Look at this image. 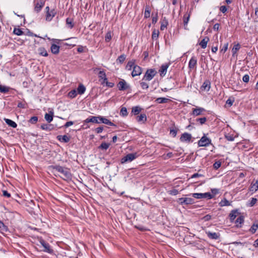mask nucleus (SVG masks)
<instances>
[{"label": "nucleus", "mask_w": 258, "mask_h": 258, "mask_svg": "<svg viewBox=\"0 0 258 258\" xmlns=\"http://www.w3.org/2000/svg\"><path fill=\"white\" fill-rule=\"evenodd\" d=\"M53 168L60 173V176L63 179L67 180L71 178V173L70 169L68 168L56 165L53 166Z\"/></svg>", "instance_id": "1"}, {"label": "nucleus", "mask_w": 258, "mask_h": 258, "mask_svg": "<svg viewBox=\"0 0 258 258\" xmlns=\"http://www.w3.org/2000/svg\"><path fill=\"white\" fill-rule=\"evenodd\" d=\"M136 156L135 154L130 153L122 157L120 162L121 164L131 162L136 159Z\"/></svg>", "instance_id": "2"}, {"label": "nucleus", "mask_w": 258, "mask_h": 258, "mask_svg": "<svg viewBox=\"0 0 258 258\" xmlns=\"http://www.w3.org/2000/svg\"><path fill=\"white\" fill-rule=\"evenodd\" d=\"M211 144V140L204 136L198 142V145L200 147H206Z\"/></svg>", "instance_id": "3"}, {"label": "nucleus", "mask_w": 258, "mask_h": 258, "mask_svg": "<svg viewBox=\"0 0 258 258\" xmlns=\"http://www.w3.org/2000/svg\"><path fill=\"white\" fill-rule=\"evenodd\" d=\"M178 202L180 205H190L194 203V199L189 198H181L178 199Z\"/></svg>", "instance_id": "4"}, {"label": "nucleus", "mask_w": 258, "mask_h": 258, "mask_svg": "<svg viewBox=\"0 0 258 258\" xmlns=\"http://www.w3.org/2000/svg\"><path fill=\"white\" fill-rule=\"evenodd\" d=\"M205 111V109L202 107H197L192 108L191 114L194 116H198L203 114V113Z\"/></svg>", "instance_id": "5"}, {"label": "nucleus", "mask_w": 258, "mask_h": 258, "mask_svg": "<svg viewBox=\"0 0 258 258\" xmlns=\"http://www.w3.org/2000/svg\"><path fill=\"white\" fill-rule=\"evenodd\" d=\"M56 11L55 9H52L46 14V20L50 21L52 18L55 16Z\"/></svg>", "instance_id": "6"}, {"label": "nucleus", "mask_w": 258, "mask_h": 258, "mask_svg": "<svg viewBox=\"0 0 258 258\" xmlns=\"http://www.w3.org/2000/svg\"><path fill=\"white\" fill-rule=\"evenodd\" d=\"M191 139V135L190 134L184 133L181 135L180 140L181 142H189Z\"/></svg>", "instance_id": "7"}, {"label": "nucleus", "mask_w": 258, "mask_h": 258, "mask_svg": "<svg viewBox=\"0 0 258 258\" xmlns=\"http://www.w3.org/2000/svg\"><path fill=\"white\" fill-rule=\"evenodd\" d=\"M208 237L211 239L217 240L220 238V234L216 232H212L210 231L206 232Z\"/></svg>", "instance_id": "8"}, {"label": "nucleus", "mask_w": 258, "mask_h": 258, "mask_svg": "<svg viewBox=\"0 0 258 258\" xmlns=\"http://www.w3.org/2000/svg\"><path fill=\"white\" fill-rule=\"evenodd\" d=\"M98 77L100 79L99 80L101 81V84H104L106 80H107L105 73L103 71H100L98 73Z\"/></svg>", "instance_id": "9"}, {"label": "nucleus", "mask_w": 258, "mask_h": 258, "mask_svg": "<svg viewBox=\"0 0 258 258\" xmlns=\"http://www.w3.org/2000/svg\"><path fill=\"white\" fill-rule=\"evenodd\" d=\"M156 72L153 69L146 71V79L150 80L156 75Z\"/></svg>", "instance_id": "10"}, {"label": "nucleus", "mask_w": 258, "mask_h": 258, "mask_svg": "<svg viewBox=\"0 0 258 258\" xmlns=\"http://www.w3.org/2000/svg\"><path fill=\"white\" fill-rule=\"evenodd\" d=\"M169 64L168 63H165L163 64L161 66L160 70V75L161 76H164L167 72V70L168 68L169 67Z\"/></svg>", "instance_id": "11"}, {"label": "nucleus", "mask_w": 258, "mask_h": 258, "mask_svg": "<svg viewBox=\"0 0 258 258\" xmlns=\"http://www.w3.org/2000/svg\"><path fill=\"white\" fill-rule=\"evenodd\" d=\"M142 73L141 68L138 66L134 67L133 70L132 72V75L133 77L140 75Z\"/></svg>", "instance_id": "12"}, {"label": "nucleus", "mask_w": 258, "mask_h": 258, "mask_svg": "<svg viewBox=\"0 0 258 258\" xmlns=\"http://www.w3.org/2000/svg\"><path fill=\"white\" fill-rule=\"evenodd\" d=\"M197 63V58L193 56L190 59L188 63V68L190 70H192L195 68Z\"/></svg>", "instance_id": "13"}, {"label": "nucleus", "mask_w": 258, "mask_h": 258, "mask_svg": "<svg viewBox=\"0 0 258 258\" xmlns=\"http://www.w3.org/2000/svg\"><path fill=\"white\" fill-rule=\"evenodd\" d=\"M118 87L119 90H124L128 88V86L124 80H122L118 83Z\"/></svg>", "instance_id": "14"}, {"label": "nucleus", "mask_w": 258, "mask_h": 258, "mask_svg": "<svg viewBox=\"0 0 258 258\" xmlns=\"http://www.w3.org/2000/svg\"><path fill=\"white\" fill-rule=\"evenodd\" d=\"M40 243L44 248V251L49 253L51 252L52 250H51L48 243L45 242L43 240L40 241Z\"/></svg>", "instance_id": "15"}, {"label": "nucleus", "mask_w": 258, "mask_h": 258, "mask_svg": "<svg viewBox=\"0 0 258 258\" xmlns=\"http://www.w3.org/2000/svg\"><path fill=\"white\" fill-rule=\"evenodd\" d=\"M258 189V180L255 182H252L249 188L250 191L255 192Z\"/></svg>", "instance_id": "16"}, {"label": "nucleus", "mask_w": 258, "mask_h": 258, "mask_svg": "<svg viewBox=\"0 0 258 258\" xmlns=\"http://www.w3.org/2000/svg\"><path fill=\"white\" fill-rule=\"evenodd\" d=\"M210 89V82L208 80L205 81L201 86L202 90L209 91Z\"/></svg>", "instance_id": "17"}, {"label": "nucleus", "mask_w": 258, "mask_h": 258, "mask_svg": "<svg viewBox=\"0 0 258 258\" xmlns=\"http://www.w3.org/2000/svg\"><path fill=\"white\" fill-rule=\"evenodd\" d=\"M50 49L51 52L54 54H57L59 52V46L56 44H52Z\"/></svg>", "instance_id": "18"}, {"label": "nucleus", "mask_w": 258, "mask_h": 258, "mask_svg": "<svg viewBox=\"0 0 258 258\" xmlns=\"http://www.w3.org/2000/svg\"><path fill=\"white\" fill-rule=\"evenodd\" d=\"M209 41V38L208 37H205L203 38L200 43V45L202 48H205L207 47V43Z\"/></svg>", "instance_id": "19"}, {"label": "nucleus", "mask_w": 258, "mask_h": 258, "mask_svg": "<svg viewBox=\"0 0 258 258\" xmlns=\"http://www.w3.org/2000/svg\"><path fill=\"white\" fill-rule=\"evenodd\" d=\"M98 117L97 116H92L91 118H88L85 120V122L86 123L88 122H93V123H99L100 121L98 120Z\"/></svg>", "instance_id": "20"}, {"label": "nucleus", "mask_w": 258, "mask_h": 258, "mask_svg": "<svg viewBox=\"0 0 258 258\" xmlns=\"http://www.w3.org/2000/svg\"><path fill=\"white\" fill-rule=\"evenodd\" d=\"M4 120L5 121L6 123L11 127L16 128L17 126V123L10 119L4 118Z\"/></svg>", "instance_id": "21"}, {"label": "nucleus", "mask_w": 258, "mask_h": 258, "mask_svg": "<svg viewBox=\"0 0 258 258\" xmlns=\"http://www.w3.org/2000/svg\"><path fill=\"white\" fill-rule=\"evenodd\" d=\"M44 5V2L37 3L34 8V10L37 13L39 12Z\"/></svg>", "instance_id": "22"}, {"label": "nucleus", "mask_w": 258, "mask_h": 258, "mask_svg": "<svg viewBox=\"0 0 258 258\" xmlns=\"http://www.w3.org/2000/svg\"><path fill=\"white\" fill-rule=\"evenodd\" d=\"M190 14H185L183 16V24H184V27L185 29H186V26L187 25V23L188 22L189 17H190Z\"/></svg>", "instance_id": "23"}, {"label": "nucleus", "mask_w": 258, "mask_h": 258, "mask_svg": "<svg viewBox=\"0 0 258 258\" xmlns=\"http://www.w3.org/2000/svg\"><path fill=\"white\" fill-rule=\"evenodd\" d=\"M155 101L157 103H167L168 102L171 101V100L168 98H167L161 97V98H157L156 99Z\"/></svg>", "instance_id": "24"}, {"label": "nucleus", "mask_w": 258, "mask_h": 258, "mask_svg": "<svg viewBox=\"0 0 258 258\" xmlns=\"http://www.w3.org/2000/svg\"><path fill=\"white\" fill-rule=\"evenodd\" d=\"M53 112L50 111L49 113H46L44 116L45 120L48 122H50L53 120Z\"/></svg>", "instance_id": "25"}, {"label": "nucleus", "mask_w": 258, "mask_h": 258, "mask_svg": "<svg viewBox=\"0 0 258 258\" xmlns=\"http://www.w3.org/2000/svg\"><path fill=\"white\" fill-rule=\"evenodd\" d=\"M38 53L43 56H47L48 55L47 52L44 47H39L38 49Z\"/></svg>", "instance_id": "26"}, {"label": "nucleus", "mask_w": 258, "mask_h": 258, "mask_svg": "<svg viewBox=\"0 0 258 258\" xmlns=\"http://www.w3.org/2000/svg\"><path fill=\"white\" fill-rule=\"evenodd\" d=\"M258 229V222H255L252 224L249 231L252 234H254Z\"/></svg>", "instance_id": "27"}, {"label": "nucleus", "mask_w": 258, "mask_h": 258, "mask_svg": "<svg viewBox=\"0 0 258 258\" xmlns=\"http://www.w3.org/2000/svg\"><path fill=\"white\" fill-rule=\"evenodd\" d=\"M57 138L59 141L64 142V143L68 142L70 140V137L66 135L59 136H58Z\"/></svg>", "instance_id": "28"}, {"label": "nucleus", "mask_w": 258, "mask_h": 258, "mask_svg": "<svg viewBox=\"0 0 258 258\" xmlns=\"http://www.w3.org/2000/svg\"><path fill=\"white\" fill-rule=\"evenodd\" d=\"M238 214L237 210H232L229 214V217L231 221H233L237 217Z\"/></svg>", "instance_id": "29"}, {"label": "nucleus", "mask_w": 258, "mask_h": 258, "mask_svg": "<svg viewBox=\"0 0 258 258\" xmlns=\"http://www.w3.org/2000/svg\"><path fill=\"white\" fill-rule=\"evenodd\" d=\"M219 204L221 207L229 206L230 205V203L225 198L222 200Z\"/></svg>", "instance_id": "30"}, {"label": "nucleus", "mask_w": 258, "mask_h": 258, "mask_svg": "<svg viewBox=\"0 0 258 258\" xmlns=\"http://www.w3.org/2000/svg\"><path fill=\"white\" fill-rule=\"evenodd\" d=\"M66 24L68 26V27L70 29H72L74 26L73 19L70 18H68L67 19Z\"/></svg>", "instance_id": "31"}, {"label": "nucleus", "mask_w": 258, "mask_h": 258, "mask_svg": "<svg viewBox=\"0 0 258 258\" xmlns=\"http://www.w3.org/2000/svg\"><path fill=\"white\" fill-rule=\"evenodd\" d=\"M77 90L79 94H83L85 92L86 88L83 85L80 84L79 85Z\"/></svg>", "instance_id": "32"}, {"label": "nucleus", "mask_w": 258, "mask_h": 258, "mask_svg": "<svg viewBox=\"0 0 258 258\" xmlns=\"http://www.w3.org/2000/svg\"><path fill=\"white\" fill-rule=\"evenodd\" d=\"M244 222V217L242 216H240L235 221V223L237 227H239L238 224H241Z\"/></svg>", "instance_id": "33"}, {"label": "nucleus", "mask_w": 258, "mask_h": 258, "mask_svg": "<svg viewBox=\"0 0 258 258\" xmlns=\"http://www.w3.org/2000/svg\"><path fill=\"white\" fill-rule=\"evenodd\" d=\"M240 46L239 44H237L233 46L232 49V53L233 56L234 55L237 53V51L240 49Z\"/></svg>", "instance_id": "34"}, {"label": "nucleus", "mask_w": 258, "mask_h": 258, "mask_svg": "<svg viewBox=\"0 0 258 258\" xmlns=\"http://www.w3.org/2000/svg\"><path fill=\"white\" fill-rule=\"evenodd\" d=\"M110 146V144L103 142L98 147L99 149L106 150Z\"/></svg>", "instance_id": "35"}, {"label": "nucleus", "mask_w": 258, "mask_h": 258, "mask_svg": "<svg viewBox=\"0 0 258 258\" xmlns=\"http://www.w3.org/2000/svg\"><path fill=\"white\" fill-rule=\"evenodd\" d=\"M10 90V88L5 86L0 85V92L7 93Z\"/></svg>", "instance_id": "36"}, {"label": "nucleus", "mask_w": 258, "mask_h": 258, "mask_svg": "<svg viewBox=\"0 0 258 258\" xmlns=\"http://www.w3.org/2000/svg\"><path fill=\"white\" fill-rule=\"evenodd\" d=\"M126 56L124 54L120 55L116 59V62L119 63H122L125 59Z\"/></svg>", "instance_id": "37"}, {"label": "nucleus", "mask_w": 258, "mask_h": 258, "mask_svg": "<svg viewBox=\"0 0 258 258\" xmlns=\"http://www.w3.org/2000/svg\"><path fill=\"white\" fill-rule=\"evenodd\" d=\"M13 32L15 34H16L18 36H20V35H22L23 33V32L22 31V30L21 29L16 28H14Z\"/></svg>", "instance_id": "38"}, {"label": "nucleus", "mask_w": 258, "mask_h": 258, "mask_svg": "<svg viewBox=\"0 0 258 258\" xmlns=\"http://www.w3.org/2000/svg\"><path fill=\"white\" fill-rule=\"evenodd\" d=\"M135 66L134 62L133 61H128L126 66V69L128 70H131L132 68L134 69V67Z\"/></svg>", "instance_id": "39"}, {"label": "nucleus", "mask_w": 258, "mask_h": 258, "mask_svg": "<svg viewBox=\"0 0 258 258\" xmlns=\"http://www.w3.org/2000/svg\"><path fill=\"white\" fill-rule=\"evenodd\" d=\"M102 120L103 121L102 122L104 124H108L111 126H115V124L111 122L109 119L106 118L105 117H104V118Z\"/></svg>", "instance_id": "40"}, {"label": "nucleus", "mask_w": 258, "mask_h": 258, "mask_svg": "<svg viewBox=\"0 0 258 258\" xmlns=\"http://www.w3.org/2000/svg\"><path fill=\"white\" fill-rule=\"evenodd\" d=\"M215 40H216V45L214 46V45H213L212 46V51L213 52H214V53L216 52L218 50V37H216Z\"/></svg>", "instance_id": "41"}, {"label": "nucleus", "mask_w": 258, "mask_h": 258, "mask_svg": "<svg viewBox=\"0 0 258 258\" xmlns=\"http://www.w3.org/2000/svg\"><path fill=\"white\" fill-rule=\"evenodd\" d=\"M141 111V108L138 106H136L133 108L132 109V113H134L135 114H138Z\"/></svg>", "instance_id": "42"}, {"label": "nucleus", "mask_w": 258, "mask_h": 258, "mask_svg": "<svg viewBox=\"0 0 258 258\" xmlns=\"http://www.w3.org/2000/svg\"><path fill=\"white\" fill-rule=\"evenodd\" d=\"M207 120V118L205 117H204L202 118H197L196 119V121H197V122H199L200 124L203 125L206 122Z\"/></svg>", "instance_id": "43"}, {"label": "nucleus", "mask_w": 258, "mask_h": 258, "mask_svg": "<svg viewBox=\"0 0 258 258\" xmlns=\"http://www.w3.org/2000/svg\"><path fill=\"white\" fill-rule=\"evenodd\" d=\"M120 114L123 116H126L127 115V109L124 107H122L120 110Z\"/></svg>", "instance_id": "44"}, {"label": "nucleus", "mask_w": 258, "mask_h": 258, "mask_svg": "<svg viewBox=\"0 0 258 258\" xmlns=\"http://www.w3.org/2000/svg\"><path fill=\"white\" fill-rule=\"evenodd\" d=\"M192 195L194 198L198 199H203V194L202 193H194Z\"/></svg>", "instance_id": "45"}, {"label": "nucleus", "mask_w": 258, "mask_h": 258, "mask_svg": "<svg viewBox=\"0 0 258 258\" xmlns=\"http://www.w3.org/2000/svg\"><path fill=\"white\" fill-rule=\"evenodd\" d=\"M77 92L75 90H72L71 91L69 94H68V95L71 98H74L76 96H77Z\"/></svg>", "instance_id": "46"}, {"label": "nucleus", "mask_w": 258, "mask_h": 258, "mask_svg": "<svg viewBox=\"0 0 258 258\" xmlns=\"http://www.w3.org/2000/svg\"><path fill=\"white\" fill-rule=\"evenodd\" d=\"M213 198V196L209 192H206L203 194V199L207 198L208 199H211Z\"/></svg>", "instance_id": "47"}, {"label": "nucleus", "mask_w": 258, "mask_h": 258, "mask_svg": "<svg viewBox=\"0 0 258 258\" xmlns=\"http://www.w3.org/2000/svg\"><path fill=\"white\" fill-rule=\"evenodd\" d=\"M111 32H108L105 35V41L108 42L111 39Z\"/></svg>", "instance_id": "48"}, {"label": "nucleus", "mask_w": 258, "mask_h": 258, "mask_svg": "<svg viewBox=\"0 0 258 258\" xmlns=\"http://www.w3.org/2000/svg\"><path fill=\"white\" fill-rule=\"evenodd\" d=\"M170 134L173 137H175L177 135V130L175 128L170 129Z\"/></svg>", "instance_id": "49"}, {"label": "nucleus", "mask_w": 258, "mask_h": 258, "mask_svg": "<svg viewBox=\"0 0 258 258\" xmlns=\"http://www.w3.org/2000/svg\"><path fill=\"white\" fill-rule=\"evenodd\" d=\"M256 201H257V200L256 198H252L251 199L250 203H249L248 205L250 207H252L255 204V203H256Z\"/></svg>", "instance_id": "50"}, {"label": "nucleus", "mask_w": 258, "mask_h": 258, "mask_svg": "<svg viewBox=\"0 0 258 258\" xmlns=\"http://www.w3.org/2000/svg\"><path fill=\"white\" fill-rule=\"evenodd\" d=\"M221 165V163L220 161H217L213 164V167L215 169H218Z\"/></svg>", "instance_id": "51"}, {"label": "nucleus", "mask_w": 258, "mask_h": 258, "mask_svg": "<svg viewBox=\"0 0 258 258\" xmlns=\"http://www.w3.org/2000/svg\"><path fill=\"white\" fill-rule=\"evenodd\" d=\"M167 24H168V22L167 21H165L164 22H163L161 25V27H160L161 30H163L165 28H166Z\"/></svg>", "instance_id": "52"}, {"label": "nucleus", "mask_w": 258, "mask_h": 258, "mask_svg": "<svg viewBox=\"0 0 258 258\" xmlns=\"http://www.w3.org/2000/svg\"><path fill=\"white\" fill-rule=\"evenodd\" d=\"M234 101V99H231V98H229L226 101V104L228 105L229 106H231L232 105Z\"/></svg>", "instance_id": "53"}, {"label": "nucleus", "mask_w": 258, "mask_h": 258, "mask_svg": "<svg viewBox=\"0 0 258 258\" xmlns=\"http://www.w3.org/2000/svg\"><path fill=\"white\" fill-rule=\"evenodd\" d=\"M225 138L229 141H233L234 139V138L233 137V136L231 135H225Z\"/></svg>", "instance_id": "54"}, {"label": "nucleus", "mask_w": 258, "mask_h": 258, "mask_svg": "<svg viewBox=\"0 0 258 258\" xmlns=\"http://www.w3.org/2000/svg\"><path fill=\"white\" fill-rule=\"evenodd\" d=\"M38 120V118L36 116L32 117L29 120L30 122L32 123H35Z\"/></svg>", "instance_id": "55"}, {"label": "nucleus", "mask_w": 258, "mask_h": 258, "mask_svg": "<svg viewBox=\"0 0 258 258\" xmlns=\"http://www.w3.org/2000/svg\"><path fill=\"white\" fill-rule=\"evenodd\" d=\"M228 43H225L223 48L221 49V52H223V53H225L227 49H228Z\"/></svg>", "instance_id": "56"}, {"label": "nucleus", "mask_w": 258, "mask_h": 258, "mask_svg": "<svg viewBox=\"0 0 258 258\" xmlns=\"http://www.w3.org/2000/svg\"><path fill=\"white\" fill-rule=\"evenodd\" d=\"M249 80V76L248 75H245L242 78V80L245 83H248Z\"/></svg>", "instance_id": "57"}, {"label": "nucleus", "mask_w": 258, "mask_h": 258, "mask_svg": "<svg viewBox=\"0 0 258 258\" xmlns=\"http://www.w3.org/2000/svg\"><path fill=\"white\" fill-rule=\"evenodd\" d=\"M220 11L223 13H225L227 11V8L225 6H222L220 7Z\"/></svg>", "instance_id": "58"}, {"label": "nucleus", "mask_w": 258, "mask_h": 258, "mask_svg": "<svg viewBox=\"0 0 258 258\" xmlns=\"http://www.w3.org/2000/svg\"><path fill=\"white\" fill-rule=\"evenodd\" d=\"M169 194L172 195H176L178 193V190L173 189L169 191Z\"/></svg>", "instance_id": "59"}, {"label": "nucleus", "mask_w": 258, "mask_h": 258, "mask_svg": "<svg viewBox=\"0 0 258 258\" xmlns=\"http://www.w3.org/2000/svg\"><path fill=\"white\" fill-rule=\"evenodd\" d=\"M103 130V127H102V126L98 127L95 129L96 132L98 134L102 133Z\"/></svg>", "instance_id": "60"}, {"label": "nucleus", "mask_w": 258, "mask_h": 258, "mask_svg": "<svg viewBox=\"0 0 258 258\" xmlns=\"http://www.w3.org/2000/svg\"><path fill=\"white\" fill-rule=\"evenodd\" d=\"M144 118V115L143 114H141L140 116L137 117V120L138 122H140L143 121Z\"/></svg>", "instance_id": "61"}, {"label": "nucleus", "mask_w": 258, "mask_h": 258, "mask_svg": "<svg viewBox=\"0 0 258 258\" xmlns=\"http://www.w3.org/2000/svg\"><path fill=\"white\" fill-rule=\"evenodd\" d=\"M203 219L205 221H209L211 219V216L210 215H206V216H205L204 217H203Z\"/></svg>", "instance_id": "62"}, {"label": "nucleus", "mask_w": 258, "mask_h": 258, "mask_svg": "<svg viewBox=\"0 0 258 258\" xmlns=\"http://www.w3.org/2000/svg\"><path fill=\"white\" fill-rule=\"evenodd\" d=\"M3 195L4 197L10 198L11 197L10 194H9L7 191L6 190H3Z\"/></svg>", "instance_id": "63"}, {"label": "nucleus", "mask_w": 258, "mask_h": 258, "mask_svg": "<svg viewBox=\"0 0 258 258\" xmlns=\"http://www.w3.org/2000/svg\"><path fill=\"white\" fill-rule=\"evenodd\" d=\"M73 124H74V122L73 121H68V122H67L66 123V124H64V126L66 127H68L70 126L73 125Z\"/></svg>", "instance_id": "64"}]
</instances>
